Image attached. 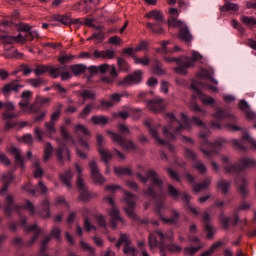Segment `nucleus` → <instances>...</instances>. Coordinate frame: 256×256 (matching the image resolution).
Wrapping results in <instances>:
<instances>
[{"label":"nucleus","instance_id":"obj_1","mask_svg":"<svg viewBox=\"0 0 256 256\" xmlns=\"http://www.w3.org/2000/svg\"><path fill=\"white\" fill-rule=\"evenodd\" d=\"M165 119L168 122V126L163 128V133L167 139H175L181 131L191 129V124L197 125V127L203 129L199 134V138L202 139V141H205L209 137V130L205 128L203 121L197 117H193L191 121H189L187 115L181 113L180 120H177L174 114L167 113L165 114Z\"/></svg>","mask_w":256,"mask_h":256},{"label":"nucleus","instance_id":"obj_2","mask_svg":"<svg viewBox=\"0 0 256 256\" xmlns=\"http://www.w3.org/2000/svg\"><path fill=\"white\" fill-rule=\"evenodd\" d=\"M136 177L142 181V183H147L149 179L152 183V186H150L148 190L144 191V195H148V197L155 199L157 195L163 191V181L159 178V175H157L155 170H149L147 176H143L141 175V172H137Z\"/></svg>","mask_w":256,"mask_h":256},{"label":"nucleus","instance_id":"obj_3","mask_svg":"<svg viewBox=\"0 0 256 256\" xmlns=\"http://www.w3.org/2000/svg\"><path fill=\"white\" fill-rule=\"evenodd\" d=\"M173 231L168 230L166 233H163L161 230H157L150 234L149 236V247L150 249H155L159 245L160 241V247L163 249V245H165V242L167 241H173ZM159 239V241H157Z\"/></svg>","mask_w":256,"mask_h":256},{"label":"nucleus","instance_id":"obj_4","mask_svg":"<svg viewBox=\"0 0 256 256\" xmlns=\"http://www.w3.org/2000/svg\"><path fill=\"white\" fill-rule=\"evenodd\" d=\"M107 135L110 137L114 145H120L121 149L124 151H137V145L134 144L133 140H127L123 136L112 132L111 130L107 131Z\"/></svg>","mask_w":256,"mask_h":256},{"label":"nucleus","instance_id":"obj_5","mask_svg":"<svg viewBox=\"0 0 256 256\" xmlns=\"http://www.w3.org/2000/svg\"><path fill=\"white\" fill-rule=\"evenodd\" d=\"M143 81V72L136 70L132 74L126 76L123 80L117 82L118 87H131V85H139Z\"/></svg>","mask_w":256,"mask_h":256},{"label":"nucleus","instance_id":"obj_6","mask_svg":"<svg viewBox=\"0 0 256 256\" xmlns=\"http://www.w3.org/2000/svg\"><path fill=\"white\" fill-rule=\"evenodd\" d=\"M104 203H107L108 205H111V209L109 211V215L111 217V221H110V227L111 229H116L117 228V223H119V221H123V218H121V216H119V209H117V207H115V201H113V198L106 196L103 199Z\"/></svg>","mask_w":256,"mask_h":256},{"label":"nucleus","instance_id":"obj_7","mask_svg":"<svg viewBox=\"0 0 256 256\" xmlns=\"http://www.w3.org/2000/svg\"><path fill=\"white\" fill-rule=\"evenodd\" d=\"M124 201L128 208H125V211L130 217V219H137V214H135L131 209H135V203L137 201V196L131 194V192L124 191Z\"/></svg>","mask_w":256,"mask_h":256},{"label":"nucleus","instance_id":"obj_8","mask_svg":"<svg viewBox=\"0 0 256 256\" xmlns=\"http://www.w3.org/2000/svg\"><path fill=\"white\" fill-rule=\"evenodd\" d=\"M145 125L148 127L150 135L153 137V139H155L158 145H166L169 151H175V146L165 142V140L159 137V132L157 131V129L161 127V125L158 124L156 126H151V123L149 122H145Z\"/></svg>","mask_w":256,"mask_h":256},{"label":"nucleus","instance_id":"obj_9","mask_svg":"<svg viewBox=\"0 0 256 256\" xmlns=\"http://www.w3.org/2000/svg\"><path fill=\"white\" fill-rule=\"evenodd\" d=\"M124 245L123 253L126 255L135 256V247L131 246V239L127 234H120V238L116 243V247H121Z\"/></svg>","mask_w":256,"mask_h":256},{"label":"nucleus","instance_id":"obj_10","mask_svg":"<svg viewBox=\"0 0 256 256\" xmlns=\"http://www.w3.org/2000/svg\"><path fill=\"white\" fill-rule=\"evenodd\" d=\"M177 67L174 68L176 75H185L189 67H193V60L187 56L180 57V60H177Z\"/></svg>","mask_w":256,"mask_h":256},{"label":"nucleus","instance_id":"obj_11","mask_svg":"<svg viewBox=\"0 0 256 256\" xmlns=\"http://www.w3.org/2000/svg\"><path fill=\"white\" fill-rule=\"evenodd\" d=\"M88 165H89L91 177L94 183H97L98 185H103V183H105V177H103V175L99 171V166L97 165V161L91 160Z\"/></svg>","mask_w":256,"mask_h":256},{"label":"nucleus","instance_id":"obj_12","mask_svg":"<svg viewBox=\"0 0 256 256\" xmlns=\"http://www.w3.org/2000/svg\"><path fill=\"white\" fill-rule=\"evenodd\" d=\"M21 89H23V85L19 84V81L13 80V81L6 83L2 87V93H3L4 97H9V95H11V93H13V92L19 93V91H21Z\"/></svg>","mask_w":256,"mask_h":256},{"label":"nucleus","instance_id":"obj_13","mask_svg":"<svg viewBox=\"0 0 256 256\" xmlns=\"http://www.w3.org/2000/svg\"><path fill=\"white\" fill-rule=\"evenodd\" d=\"M3 109V118L4 119H15L17 114H15V104L13 102H1L0 101V110Z\"/></svg>","mask_w":256,"mask_h":256},{"label":"nucleus","instance_id":"obj_14","mask_svg":"<svg viewBox=\"0 0 256 256\" xmlns=\"http://www.w3.org/2000/svg\"><path fill=\"white\" fill-rule=\"evenodd\" d=\"M31 99H33V92L29 90L22 92L21 101L19 102V107L21 111H23L24 113H27L31 104Z\"/></svg>","mask_w":256,"mask_h":256},{"label":"nucleus","instance_id":"obj_15","mask_svg":"<svg viewBox=\"0 0 256 256\" xmlns=\"http://www.w3.org/2000/svg\"><path fill=\"white\" fill-rule=\"evenodd\" d=\"M56 159L59 165H63V161H70L71 154L69 153V149L66 147H59L56 149Z\"/></svg>","mask_w":256,"mask_h":256},{"label":"nucleus","instance_id":"obj_16","mask_svg":"<svg viewBox=\"0 0 256 256\" xmlns=\"http://www.w3.org/2000/svg\"><path fill=\"white\" fill-rule=\"evenodd\" d=\"M222 161H223V167L226 173H235L239 171H243L240 166L237 164H231V160L229 159L228 156H222Z\"/></svg>","mask_w":256,"mask_h":256},{"label":"nucleus","instance_id":"obj_17","mask_svg":"<svg viewBox=\"0 0 256 256\" xmlns=\"http://www.w3.org/2000/svg\"><path fill=\"white\" fill-rule=\"evenodd\" d=\"M147 106H148V109H150L151 111H154V113H159V111H163V109H165L166 104H165V100L156 99L153 101H149Z\"/></svg>","mask_w":256,"mask_h":256},{"label":"nucleus","instance_id":"obj_18","mask_svg":"<svg viewBox=\"0 0 256 256\" xmlns=\"http://www.w3.org/2000/svg\"><path fill=\"white\" fill-rule=\"evenodd\" d=\"M60 179L67 189H71L73 187V172H71V170L61 173Z\"/></svg>","mask_w":256,"mask_h":256},{"label":"nucleus","instance_id":"obj_19","mask_svg":"<svg viewBox=\"0 0 256 256\" xmlns=\"http://www.w3.org/2000/svg\"><path fill=\"white\" fill-rule=\"evenodd\" d=\"M229 243V240L224 239L215 242L206 252H204L201 256H211L219 249V247H223V245H227Z\"/></svg>","mask_w":256,"mask_h":256},{"label":"nucleus","instance_id":"obj_20","mask_svg":"<svg viewBox=\"0 0 256 256\" xmlns=\"http://www.w3.org/2000/svg\"><path fill=\"white\" fill-rule=\"evenodd\" d=\"M211 178H206L203 182L192 185V189L194 193H201V191H205L209 189V186L211 185Z\"/></svg>","mask_w":256,"mask_h":256},{"label":"nucleus","instance_id":"obj_21","mask_svg":"<svg viewBox=\"0 0 256 256\" xmlns=\"http://www.w3.org/2000/svg\"><path fill=\"white\" fill-rule=\"evenodd\" d=\"M99 72L102 74L109 73L111 77H117V69L113 65L102 64L98 66Z\"/></svg>","mask_w":256,"mask_h":256},{"label":"nucleus","instance_id":"obj_22","mask_svg":"<svg viewBox=\"0 0 256 256\" xmlns=\"http://www.w3.org/2000/svg\"><path fill=\"white\" fill-rule=\"evenodd\" d=\"M77 173V187L83 189L85 187V182L83 181V167L78 163L74 164Z\"/></svg>","mask_w":256,"mask_h":256},{"label":"nucleus","instance_id":"obj_23","mask_svg":"<svg viewBox=\"0 0 256 256\" xmlns=\"http://www.w3.org/2000/svg\"><path fill=\"white\" fill-rule=\"evenodd\" d=\"M25 231H27V233L29 232H33L34 233V237L31 239V241L28 243V245H33V243H35V241H37V237H39V235H41V228H39V226L37 225H32V226H25Z\"/></svg>","mask_w":256,"mask_h":256},{"label":"nucleus","instance_id":"obj_24","mask_svg":"<svg viewBox=\"0 0 256 256\" xmlns=\"http://www.w3.org/2000/svg\"><path fill=\"white\" fill-rule=\"evenodd\" d=\"M61 71H65V66L55 67L53 65L48 66V73L52 79H57L61 77Z\"/></svg>","mask_w":256,"mask_h":256},{"label":"nucleus","instance_id":"obj_25","mask_svg":"<svg viewBox=\"0 0 256 256\" xmlns=\"http://www.w3.org/2000/svg\"><path fill=\"white\" fill-rule=\"evenodd\" d=\"M9 153H12L15 157L16 165H20L23 167V158L21 157V150L19 148L15 147L14 145H11L8 149Z\"/></svg>","mask_w":256,"mask_h":256},{"label":"nucleus","instance_id":"obj_26","mask_svg":"<svg viewBox=\"0 0 256 256\" xmlns=\"http://www.w3.org/2000/svg\"><path fill=\"white\" fill-rule=\"evenodd\" d=\"M146 19H154L156 23H163V13L159 10H151L145 14Z\"/></svg>","mask_w":256,"mask_h":256},{"label":"nucleus","instance_id":"obj_27","mask_svg":"<svg viewBox=\"0 0 256 256\" xmlns=\"http://www.w3.org/2000/svg\"><path fill=\"white\" fill-rule=\"evenodd\" d=\"M81 193L79 196L80 201H90V199H93V197H97V194L90 192L87 187L79 188Z\"/></svg>","mask_w":256,"mask_h":256},{"label":"nucleus","instance_id":"obj_28","mask_svg":"<svg viewBox=\"0 0 256 256\" xmlns=\"http://www.w3.org/2000/svg\"><path fill=\"white\" fill-rule=\"evenodd\" d=\"M19 208H21V206H17L15 205V203H13V196L8 195L6 197V206L4 208L6 215H11V211H13V209H19Z\"/></svg>","mask_w":256,"mask_h":256},{"label":"nucleus","instance_id":"obj_29","mask_svg":"<svg viewBox=\"0 0 256 256\" xmlns=\"http://www.w3.org/2000/svg\"><path fill=\"white\" fill-rule=\"evenodd\" d=\"M239 184V194L241 197H246L249 195V188L247 187V178H239L238 179Z\"/></svg>","mask_w":256,"mask_h":256},{"label":"nucleus","instance_id":"obj_30","mask_svg":"<svg viewBox=\"0 0 256 256\" xmlns=\"http://www.w3.org/2000/svg\"><path fill=\"white\" fill-rule=\"evenodd\" d=\"M189 199H191V196H189V194H182V201L186 203L187 211H189L190 213H192V215H195V217H197L199 215V210L189 205Z\"/></svg>","mask_w":256,"mask_h":256},{"label":"nucleus","instance_id":"obj_31","mask_svg":"<svg viewBox=\"0 0 256 256\" xmlns=\"http://www.w3.org/2000/svg\"><path fill=\"white\" fill-rule=\"evenodd\" d=\"M14 177L13 174H11L10 172L7 174H4L2 176V183H3V188L1 189L0 193H5L7 191V187H9L10 183H13L14 181Z\"/></svg>","mask_w":256,"mask_h":256},{"label":"nucleus","instance_id":"obj_32","mask_svg":"<svg viewBox=\"0 0 256 256\" xmlns=\"http://www.w3.org/2000/svg\"><path fill=\"white\" fill-rule=\"evenodd\" d=\"M32 170L35 179L41 178V176L45 173V171H43V168H41V163L38 160L33 162Z\"/></svg>","mask_w":256,"mask_h":256},{"label":"nucleus","instance_id":"obj_33","mask_svg":"<svg viewBox=\"0 0 256 256\" xmlns=\"http://www.w3.org/2000/svg\"><path fill=\"white\" fill-rule=\"evenodd\" d=\"M217 187L223 195H227V193H229V189L231 187V182L221 179L218 181Z\"/></svg>","mask_w":256,"mask_h":256},{"label":"nucleus","instance_id":"obj_34","mask_svg":"<svg viewBox=\"0 0 256 256\" xmlns=\"http://www.w3.org/2000/svg\"><path fill=\"white\" fill-rule=\"evenodd\" d=\"M97 31L92 34L88 41L93 39L97 40V43H101V41H105V32H103V27H97Z\"/></svg>","mask_w":256,"mask_h":256},{"label":"nucleus","instance_id":"obj_35","mask_svg":"<svg viewBox=\"0 0 256 256\" xmlns=\"http://www.w3.org/2000/svg\"><path fill=\"white\" fill-rule=\"evenodd\" d=\"M196 95L204 105H213L215 103L213 97L203 94L200 90H196Z\"/></svg>","mask_w":256,"mask_h":256},{"label":"nucleus","instance_id":"obj_36","mask_svg":"<svg viewBox=\"0 0 256 256\" xmlns=\"http://www.w3.org/2000/svg\"><path fill=\"white\" fill-rule=\"evenodd\" d=\"M28 85H31V87L37 88V87H43V85H47V81L43 78H30L26 81Z\"/></svg>","mask_w":256,"mask_h":256},{"label":"nucleus","instance_id":"obj_37","mask_svg":"<svg viewBox=\"0 0 256 256\" xmlns=\"http://www.w3.org/2000/svg\"><path fill=\"white\" fill-rule=\"evenodd\" d=\"M90 121L94 124V125H107V123H109V118H107V116H92L90 118Z\"/></svg>","mask_w":256,"mask_h":256},{"label":"nucleus","instance_id":"obj_38","mask_svg":"<svg viewBox=\"0 0 256 256\" xmlns=\"http://www.w3.org/2000/svg\"><path fill=\"white\" fill-rule=\"evenodd\" d=\"M179 39H181L182 41H186V43L191 42V39H193V36H191V33L189 32V28H187V26L181 28L179 33Z\"/></svg>","mask_w":256,"mask_h":256},{"label":"nucleus","instance_id":"obj_39","mask_svg":"<svg viewBox=\"0 0 256 256\" xmlns=\"http://www.w3.org/2000/svg\"><path fill=\"white\" fill-rule=\"evenodd\" d=\"M240 165L244 169H251V167H256V160L254 158H242L240 159Z\"/></svg>","mask_w":256,"mask_h":256},{"label":"nucleus","instance_id":"obj_40","mask_svg":"<svg viewBox=\"0 0 256 256\" xmlns=\"http://www.w3.org/2000/svg\"><path fill=\"white\" fill-rule=\"evenodd\" d=\"M70 70L72 71L73 75H81L84 71H87V66L84 64H74L70 66Z\"/></svg>","mask_w":256,"mask_h":256},{"label":"nucleus","instance_id":"obj_41","mask_svg":"<svg viewBox=\"0 0 256 256\" xmlns=\"http://www.w3.org/2000/svg\"><path fill=\"white\" fill-rule=\"evenodd\" d=\"M51 157H53V146L51 145V143H47L44 147L43 162L47 163V161H49Z\"/></svg>","mask_w":256,"mask_h":256},{"label":"nucleus","instance_id":"obj_42","mask_svg":"<svg viewBox=\"0 0 256 256\" xmlns=\"http://www.w3.org/2000/svg\"><path fill=\"white\" fill-rule=\"evenodd\" d=\"M80 249L85 251V253H88V256L95 255V248L83 240L80 241Z\"/></svg>","mask_w":256,"mask_h":256},{"label":"nucleus","instance_id":"obj_43","mask_svg":"<svg viewBox=\"0 0 256 256\" xmlns=\"http://www.w3.org/2000/svg\"><path fill=\"white\" fill-rule=\"evenodd\" d=\"M55 123L54 122H46L44 124L45 127V132L47 133L48 137H52V135H55V133H57V128L55 127Z\"/></svg>","mask_w":256,"mask_h":256},{"label":"nucleus","instance_id":"obj_44","mask_svg":"<svg viewBox=\"0 0 256 256\" xmlns=\"http://www.w3.org/2000/svg\"><path fill=\"white\" fill-rule=\"evenodd\" d=\"M98 151L102 157V160L107 163V161H111L113 159V154L111 153L110 150L105 149V148H98Z\"/></svg>","mask_w":256,"mask_h":256},{"label":"nucleus","instance_id":"obj_45","mask_svg":"<svg viewBox=\"0 0 256 256\" xmlns=\"http://www.w3.org/2000/svg\"><path fill=\"white\" fill-rule=\"evenodd\" d=\"M61 109H63V105L59 104L56 107V110L51 115V118H50L51 123L57 124V122L59 121V118L61 117Z\"/></svg>","mask_w":256,"mask_h":256},{"label":"nucleus","instance_id":"obj_46","mask_svg":"<svg viewBox=\"0 0 256 256\" xmlns=\"http://www.w3.org/2000/svg\"><path fill=\"white\" fill-rule=\"evenodd\" d=\"M171 214H172V218H163L162 217V221H164V223L168 224V225H173V223H175V221H177V219H179V212H177L175 209L170 210Z\"/></svg>","mask_w":256,"mask_h":256},{"label":"nucleus","instance_id":"obj_47","mask_svg":"<svg viewBox=\"0 0 256 256\" xmlns=\"http://www.w3.org/2000/svg\"><path fill=\"white\" fill-rule=\"evenodd\" d=\"M168 25L170 27H179L180 31L181 29H185V27H187V25H185V22L178 20L177 18L168 19Z\"/></svg>","mask_w":256,"mask_h":256},{"label":"nucleus","instance_id":"obj_48","mask_svg":"<svg viewBox=\"0 0 256 256\" xmlns=\"http://www.w3.org/2000/svg\"><path fill=\"white\" fill-rule=\"evenodd\" d=\"M41 107L43 106H41V102H39V99L36 97L33 104L28 107L27 113H38V111L41 110Z\"/></svg>","mask_w":256,"mask_h":256},{"label":"nucleus","instance_id":"obj_49","mask_svg":"<svg viewBox=\"0 0 256 256\" xmlns=\"http://www.w3.org/2000/svg\"><path fill=\"white\" fill-rule=\"evenodd\" d=\"M240 21L247 27H255L256 25V18L253 17L241 16Z\"/></svg>","mask_w":256,"mask_h":256},{"label":"nucleus","instance_id":"obj_50","mask_svg":"<svg viewBox=\"0 0 256 256\" xmlns=\"http://www.w3.org/2000/svg\"><path fill=\"white\" fill-rule=\"evenodd\" d=\"M75 58L76 57L73 54H62L58 57V61L61 65H65V63H71Z\"/></svg>","mask_w":256,"mask_h":256},{"label":"nucleus","instance_id":"obj_51","mask_svg":"<svg viewBox=\"0 0 256 256\" xmlns=\"http://www.w3.org/2000/svg\"><path fill=\"white\" fill-rule=\"evenodd\" d=\"M114 173L116 175H133V170L126 167H114Z\"/></svg>","mask_w":256,"mask_h":256},{"label":"nucleus","instance_id":"obj_52","mask_svg":"<svg viewBox=\"0 0 256 256\" xmlns=\"http://www.w3.org/2000/svg\"><path fill=\"white\" fill-rule=\"evenodd\" d=\"M43 212L40 213L41 217L48 219L51 217V212H49V200H44L42 203Z\"/></svg>","mask_w":256,"mask_h":256},{"label":"nucleus","instance_id":"obj_53","mask_svg":"<svg viewBox=\"0 0 256 256\" xmlns=\"http://www.w3.org/2000/svg\"><path fill=\"white\" fill-rule=\"evenodd\" d=\"M193 168L196 169L200 175H205V173H207V166L201 161L194 163Z\"/></svg>","mask_w":256,"mask_h":256},{"label":"nucleus","instance_id":"obj_54","mask_svg":"<svg viewBox=\"0 0 256 256\" xmlns=\"http://www.w3.org/2000/svg\"><path fill=\"white\" fill-rule=\"evenodd\" d=\"M54 20L62 23V25H71V17L67 15H56L54 16Z\"/></svg>","mask_w":256,"mask_h":256},{"label":"nucleus","instance_id":"obj_55","mask_svg":"<svg viewBox=\"0 0 256 256\" xmlns=\"http://www.w3.org/2000/svg\"><path fill=\"white\" fill-rule=\"evenodd\" d=\"M36 77H41V75H45V73H49V65H39L34 70Z\"/></svg>","mask_w":256,"mask_h":256},{"label":"nucleus","instance_id":"obj_56","mask_svg":"<svg viewBox=\"0 0 256 256\" xmlns=\"http://www.w3.org/2000/svg\"><path fill=\"white\" fill-rule=\"evenodd\" d=\"M74 132L75 133H82V135H85V137H89L91 135V132H89L87 130V127H85L84 125L82 124H77L75 125L74 127Z\"/></svg>","mask_w":256,"mask_h":256},{"label":"nucleus","instance_id":"obj_57","mask_svg":"<svg viewBox=\"0 0 256 256\" xmlns=\"http://www.w3.org/2000/svg\"><path fill=\"white\" fill-rule=\"evenodd\" d=\"M91 111H93V105L88 104L86 107L78 114V117L80 119H85L86 117H89L91 115Z\"/></svg>","mask_w":256,"mask_h":256},{"label":"nucleus","instance_id":"obj_58","mask_svg":"<svg viewBox=\"0 0 256 256\" xmlns=\"http://www.w3.org/2000/svg\"><path fill=\"white\" fill-rule=\"evenodd\" d=\"M214 117L216 119H218L219 121H221L222 119H227L229 117H234L233 114H229L221 109H218L216 114L214 115Z\"/></svg>","mask_w":256,"mask_h":256},{"label":"nucleus","instance_id":"obj_59","mask_svg":"<svg viewBox=\"0 0 256 256\" xmlns=\"http://www.w3.org/2000/svg\"><path fill=\"white\" fill-rule=\"evenodd\" d=\"M146 27L152 31V33H156L157 35L163 33V28L161 26H156L154 23H146Z\"/></svg>","mask_w":256,"mask_h":256},{"label":"nucleus","instance_id":"obj_60","mask_svg":"<svg viewBox=\"0 0 256 256\" xmlns=\"http://www.w3.org/2000/svg\"><path fill=\"white\" fill-rule=\"evenodd\" d=\"M134 63L136 65H144V67H147V65H149V56H144L143 58L134 56Z\"/></svg>","mask_w":256,"mask_h":256},{"label":"nucleus","instance_id":"obj_61","mask_svg":"<svg viewBox=\"0 0 256 256\" xmlns=\"http://www.w3.org/2000/svg\"><path fill=\"white\" fill-rule=\"evenodd\" d=\"M166 249L170 253H174V254H178V253H181V251H183V248H181V246H179L177 244H169L166 246Z\"/></svg>","mask_w":256,"mask_h":256},{"label":"nucleus","instance_id":"obj_62","mask_svg":"<svg viewBox=\"0 0 256 256\" xmlns=\"http://www.w3.org/2000/svg\"><path fill=\"white\" fill-rule=\"evenodd\" d=\"M53 89H55V91H57L62 97H66L67 89H65V87H63V85H61L60 83L54 84Z\"/></svg>","mask_w":256,"mask_h":256},{"label":"nucleus","instance_id":"obj_63","mask_svg":"<svg viewBox=\"0 0 256 256\" xmlns=\"http://www.w3.org/2000/svg\"><path fill=\"white\" fill-rule=\"evenodd\" d=\"M203 246L199 245L198 247H186L184 248V255H190L193 256L199 249H201Z\"/></svg>","mask_w":256,"mask_h":256},{"label":"nucleus","instance_id":"obj_64","mask_svg":"<svg viewBox=\"0 0 256 256\" xmlns=\"http://www.w3.org/2000/svg\"><path fill=\"white\" fill-rule=\"evenodd\" d=\"M82 99L87 101V99H95L96 95L95 92L89 90H83L81 93Z\"/></svg>","mask_w":256,"mask_h":256}]
</instances>
